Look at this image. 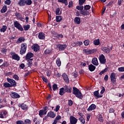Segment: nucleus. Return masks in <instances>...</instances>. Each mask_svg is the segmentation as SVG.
Wrapping results in <instances>:
<instances>
[{
	"label": "nucleus",
	"mask_w": 124,
	"mask_h": 124,
	"mask_svg": "<svg viewBox=\"0 0 124 124\" xmlns=\"http://www.w3.org/2000/svg\"><path fill=\"white\" fill-rule=\"evenodd\" d=\"M38 37L39 39H40V40H43V39H45V33H44L43 32L39 33Z\"/></svg>",
	"instance_id": "20"
},
{
	"label": "nucleus",
	"mask_w": 124,
	"mask_h": 124,
	"mask_svg": "<svg viewBox=\"0 0 124 124\" xmlns=\"http://www.w3.org/2000/svg\"><path fill=\"white\" fill-rule=\"evenodd\" d=\"M56 63L57 64V66L60 67L61 65H62V62L61 61V60L60 58H58L56 60Z\"/></svg>",
	"instance_id": "43"
},
{
	"label": "nucleus",
	"mask_w": 124,
	"mask_h": 124,
	"mask_svg": "<svg viewBox=\"0 0 124 124\" xmlns=\"http://www.w3.org/2000/svg\"><path fill=\"white\" fill-rule=\"evenodd\" d=\"M60 10H61L60 9V8H58L56 9V11H55L56 15H61V14H62L61 13H60Z\"/></svg>",
	"instance_id": "51"
},
{
	"label": "nucleus",
	"mask_w": 124,
	"mask_h": 124,
	"mask_svg": "<svg viewBox=\"0 0 124 124\" xmlns=\"http://www.w3.org/2000/svg\"><path fill=\"white\" fill-rule=\"evenodd\" d=\"M6 30H7V26L3 25L2 27V28L0 29V32H5V31H6Z\"/></svg>",
	"instance_id": "34"
},
{
	"label": "nucleus",
	"mask_w": 124,
	"mask_h": 124,
	"mask_svg": "<svg viewBox=\"0 0 124 124\" xmlns=\"http://www.w3.org/2000/svg\"><path fill=\"white\" fill-rule=\"evenodd\" d=\"M92 62L94 65H98V62L97 58H93L92 60Z\"/></svg>",
	"instance_id": "30"
},
{
	"label": "nucleus",
	"mask_w": 124,
	"mask_h": 124,
	"mask_svg": "<svg viewBox=\"0 0 124 124\" xmlns=\"http://www.w3.org/2000/svg\"><path fill=\"white\" fill-rule=\"evenodd\" d=\"M25 4L28 6L31 5L32 3V1H31V0H25Z\"/></svg>",
	"instance_id": "38"
},
{
	"label": "nucleus",
	"mask_w": 124,
	"mask_h": 124,
	"mask_svg": "<svg viewBox=\"0 0 124 124\" xmlns=\"http://www.w3.org/2000/svg\"><path fill=\"white\" fill-rule=\"evenodd\" d=\"M7 81L8 83L11 85V87H16L17 86V83L15 81V80L11 78H7Z\"/></svg>",
	"instance_id": "8"
},
{
	"label": "nucleus",
	"mask_w": 124,
	"mask_h": 124,
	"mask_svg": "<svg viewBox=\"0 0 124 124\" xmlns=\"http://www.w3.org/2000/svg\"><path fill=\"white\" fill-rule=\"evenodd\" d=\"M26 61H27V65H28V67H31L32 66V62L29 61V60Z\"/></svg>",
	"instance_id": "46"
},
{
	"label": "nucleus",
	"mask_w": 124,
	"mask_h": 124,
	"mask_svg": "<svg viewBox=\"0 0 124 124\" xmlns=\"http://www.w3.org/2000/svg\"><path fill=\"white\" fill-rule=\"evenodd\" d=\"M26 40V39L23 37H19L18 40L16 41V43L20 44L22 42H24Z\"/></svg>",
	"instance_id": "28"
},
{
	"label": "nucleus",
	"mask_w": 124,
	"mask_h": 124,
	"mask_svg": "<svg viewBox=\"0 0 124 124\" xmlns=\"http://www.w3.org/2000/svg\"><path fill=\"white\" fill-rule=\"evenodd\" d=\"M79 121L83 124H86V121H85V119L83 118V117H80L79 118Z\"/></svg>",
	"instance_id": "50"
},
{
	"label": "nucleus",
	"mask_w": 124,
	"mask_h": 124,
	"mask_svg": "<svg viewBox=\"0 0 124 124\" xmlns=\"http://www.w3.org/2000/svg\"><path fill=\"white\" fill-rule=\"evenodd\" d=\"M3 87L5 88H12L11 85L8 82H5L3 83Z\"/></svg>",
	"instance_id": "44"
},
{
	"label": "nucleus",
	"mask_w": 124,
	"mask_h": 124,
	"mask_svg": "<svg viewBox=\"0 0 124 124\" xmlns=\"http://www.w3.org/2000/svg\"><path fill=\"white\" fill-rule=\"evenodd\" d=\"M60 108H61V107L59 105H57L56 107V108H55V109H54V111H55V112H58V111H59V110H60Z\"/></svg>",
	"instance_id": "63"
},
{
	"label": "nucleus",
	"mask_w": 124,
	"mask_h": 124,
	"mask_svg": "<svg viewBox=\"0 0 124 124\" xmlns=\"http://www.w3.org/2000/svg\"><path fill=\"white\" fill-rule=\"evenodd\" d=\"M53 53L52 49L47 48L44 51V54L45 55H50Z\"/></svg>",
	"instance_id": "25"
},
{
	"label": "nucleus",
	"mask_w": 124,
	"mask_h": 124,
	"mask_svg": "<svg viewBox=\"0 0 124 124\" xmlns=\"http://www.w3.org/2000/svg\"><path fill=\"white\" fill-rule=\"evenodd\" d=\"M73 94L79 99H82V98L84 97V96L83 95V94H82V93H81L80 91L76 87L73 88Z\"/></svg>",
	"instance_id": "1"
},
{
	"label": "nucleus",
	"mask_w": 124,
	"mask_h": 124,
	"mask_svg": "<svg viewBox=\"0 0 124 124\" xmlns=\"http://www.w3.org/2000/svg\"><path fill=\"white\" fill-rule=\"evenodd\" d=\"M32 49L33 50L34 52H38L40 50V46L37 44H35L32 46Z\"/></svg>",
	"instance_id": "12"
},
{
	"label": "nucleus",
	"mask_w": 124,
	"mask_h": 124,
	"mask_svg": "<svg viewBox=\"0 0 124 124\" xmlns=\"http://www.w3.org/2000/svg\"><path fill=\"white\" fill-rule=\"evenodd\" d=\"M97 50L96 49H88L84 48L83 49V53H85L86 55H91V54H93L96 52Z\"/></svg>",
	"instance_id": "3"
},
{
	"label": "nucleus",
	"mask_w": 124,
	"mask_h": 124,
	"mask_svg": "<svg viewBox=\"0 0 124 124\" xmlns=\"http://www.w3.org/2000/svg\"><path fill=\"white\" fill-rule=\"evenodd\" d=\"M7 114V111L6 110H2L0 113V118L1 119H4L6 117V115Z\"/></svg>",
	"instance_id": "17"
},
{
	"label": "nucleus",
	"mask_w": 124,
	"mask_h": 124,
	"mask_svg": "<svg viewBox=\"0 0 124 124\" xmlns=\"http://www.w3.org/2000/svg\"><path fill=\"white\" fill-rule=\"evenodd\" d=\"M10 64H9V62H7V61H4L2 64L0 65V68H4V67H8V66L10 65Z\"/></svg>",
	"instance_id": "18"
},
{
	"label": "nucleus",
	"mask_w": 124,
	"mask_h": 124,
	"mask_svg": "<svg viewBox=\"0 0 124 124\" xmlns=\"http://www.w3.org/2000/svg\"><path fill=\"white\" fill-rule=\"evenodd\" d=\"M77 122H78V120H77V118H75V117L73 116H71L70 117V124H77Z\"/></svg>",
	"instance_id": "11"
},
{
	"label": "nucleus",
	"mask_w": 124,
	"mask_h": 124,
	"mask_svg": "<svg viewBox=\"0 0 124 124\" xmlns=\"http://www.w3.org/2000/svg\"><path fill=\"white\" fill-rule=\"evenodd\" d=\"M101 91L100 92V93L102 94H103V93H104V92H105V88H104V86H102L101 87Z\"/></svg>",
	"instance_id": "59"
},
{
	"label": "nucleus",
	"mask_w": 124,
	"mask_h": 124,
	"mask_svg": "<svg viewBox=\"0 0 124 124\" xmlns=\"http://www.w3.org/2000/svg\"><path fill=\"white\" fill-rule=\"evenodd\" d=\"M14 27L16 28V29H17L18 31H24V28H23V26L20 24V23L16 20L14 21Z\"/></svg>",
	"instance_id": "4"
},
{
	"label": "nucleus",
	"mask_w": 124,
	"mask_h": 124,
	"mask_svg": "<svg viewBox=\"0 0 124 124\" xmlns=\"http://www.w3.org/2000/svg\"><path fill=\"white\" fill-rule=\"evenodd\" d=\"M34 56V55L33 54V53L31 52H29L25 56V60H28L30 59H31V58H33Z\"/></svg>",
	"instance_id": "14"
},
{
	"label": "nucleus",
	"mask_w": 124,
	"mask_h": 124,
	"mask_svg": "<svg viewBox=\"0 0 124 124\" xmlns=\"http://www.w3.org/2000/svg\"><path fill=\"white\" fill-rule=\"evenodd\" d=\"M101 49L103 52L106 53V54H109V53H110V49L107 47L102 46Z\"/></svg>",
	"instance_id": "19"
},
{
	"label": "nucleus",
	"mask_w": 124,
	"mask_h": 124,
	"mask_svg": "<svg viewBox=\"0 0 124 124\" xmlns=\"http://www.w3.org/2000/svg\"><path fill=\"white\" fill-rule=\"evenodd\" d=\"M11 97H12V98L16 99V98H19L20 97V95L18 93H15V92H12L10 94Z\"/></svg>",
	"instance_id": "15"
},
{
	"label": "nucleus",
	"mask_w": 124,
	"mask_h": 124,
	"mask_svg": "<svg viewBox=\"0 0 124 124\" xmlns=\"http://www.w3.org/2000/svg\"><path fill=\"white\" fill-rule=\"evenodd\" d=\"M10 55L12 56V59H13V60L17 61H20V56L16 54V53L14 52V51L11 52Z\"/></svg>",
	"instance_id": "7"
},
{
	"label": "nucleus",
	"mask_w": 124,
	"mask_h": 124,
	"mask_svg": "<svg viewBox=\"0 0 124 124\" xmlns=\"http://www.w3.org/2000/svg\"><path fill=\"white\" fill-rule=\"evenodd\" d=\"M58 2H61V3H63L65 5V6L68 5L67 0H58Z\"/></svg>",
	"instance_id": "32"
},
{
	"label": "nucleus",
	"mask_w": 124,
	"mask_h": 124,
	"mask_svg": "<svg viewBox=\"0 0 124 124\" xmlns=\"http://www.w3.org/2000/svg\"><path fill=\"white\" fill-rule=\"evenodd\" d=\"M62 20V16H56V21L57 23H61Z\"/></svg>",
	"instance_id": "31"
},
{
	"label": "nucleus",
	"mask_w": 124,
	"mask_h": 124,
	"mask_svg": "<svg viewBox=\"0 0 124 124\" xmlns=\"http://www.w3.org/2000/svg\"><path fill=\"white\" fill-rule=\"evenodd\" d=\"M24 124H31V121L29 119H26L24 120Z\"/></svg>",
	"instance_id": "47"
},
{
	"label": "nucleus",
	"mask_w": 124,
	"mask_h": 124,
	"mask_svg": "<svg viewBox=\"0 0 124 124\" xmlns=\"http://www.w3.org/2000/svg\"><path fill=\"white\" fill-rule=\"evenodd\" d=\"M11 3V1L10 0H6L5 1V4H7V5H9Z\"/></svg>",
	"instance_id": "62"
},
{
	"label": "nucleus",
	"mask_w": 124,
	"mask_h": 124,
	"mask_svg": "<svg viewBox=\"0 0 124 124\" xmlns=\"http://www.w3.org/2000/svg\"><path fill=\"white\" fill-rule=\"evenodd\" d=\"M93 43L94 45L97 46L100 44V41H99V39H95L93 41Z\"/></svg>",
	"instance_id": "36"
},
{
	"label": "nucleus",
	"mask_w": 124,
	"mask_h": 124,
	"mask_svg": "<svg viewBox=\"0 0 124 124\" xmlns=\"http://www.w3.org/2000/svg\"><path fill=\"white\" fill-rule=\"evenodd\" d=\"M48 108L47 106L43 107V110L44 112L45 115H46V114H47V110H48Z\"/></svg>",
	"instance_id": "49"
},
{
	"label": "nucleus",
	"mask_w": 124,
	"mask_h": 124,
	"mask_svg": "<svg viewBox=\"0 0 124 124\" xmlns=\"http://www.w3.org/2000/svg\"><path fill=\"white\" fill-rule=\"evenodd\" d=\"M31 28V25L27 24V25H24L23 26V29L24 30L26 31H29L30 29Z\"/></svg>",
	"instance_id": "42"
},
{
	"label": "nucleus",
	"mask_w": 124,
	"mask_h": 124,
	"mask_svg": "<svg viewBox=\"0 0 124 124\" xmlns=\"http://www.w3.org/2000/svg\"><path fill=\"white\" fill-rule=\"evenodd\" d=\"M93 94H94V97H95V98H99L102 97V96H103V95L99 94V92L98 90L94 91L93 92Z\"/></svg>",
	"instance_id": "16"
},
{
	"label": "nucleus",
	"mask_w": 124,
	"mask_h": 124,
	"mask_svg": "<svg viewBox=\"0 0 124 124\" xmlns=\"http://www.w3.org/2000/svg\"><path fill=\"white\" fill-rule=\"evenodd\" d=\"M88 67L90 71H91V72L94 71V70H95V68H96V67L94 65H93L92 64H91L90 65H89L88 66Z\"/></svg>",
	"instance_id": "27"
},
{
	"label": "nucleus",
	"mask_w": 124,
	"mask_h": 124,
	"mask_svg": "<svg viewBox=\"0 0 124 124\" xmlns=\"http://www.w3.org/2000/svg\"><path fill=\"white\" fill-rule=\"evenodd\" d=\"M47 116L49 117V118H52V119H53L56 117V114L53 111H50L47 113Z\"/></svg>",
	"instance_id": "26"
},
{
	"label": "nucleus",
	"mask_w": 124,
	"mask_h": 124,
	"mask_svg": "<svg viewBox=\"0 0 124 124\" xmlns=\"http://www.w3.org/2000/svg\"><path fill=\"white\" fill-rule=\"evenodd\" d=\"M91 9V6L90 5H86L84 6V10L88 11Z\"/></svg>",
	"instance_id": "53"
},
{
	"label": "nucleus",
	"mask_w": 124,
	"mask_h": 124,
	"mask_svg": "<svg viewBox=\"0 0 124 124\" xmlns=\"http://www.w3.org/2000/svg\"><path fill=\"white\" fill-rule=\"evenodd\" d=\"M76 9H78V10H79V11H82L84 10V6H77L76 7Z\"/></svg>",
	"instance_id": "45"
},
{
	"label": "nucleus",
	"mask_w": 124,
	"mask_h": 124,
	"mask_svg": "<svg viewBox=\"0 0 124 124\" xmlns=\"http://www.w3.org/2000/svg\"><path fill=\"white\" fill-rule=\"evenodd\" d=\"M47 88H49V91L50 92H52V91H53V89H52V86L51 85V83H48Z\"/></svg>",
	"instance_id": "58"
},
{
	"label": "nucleus",
	"mask_w": 124,
	"mask_h": 124,
	"mask_svg": "<svg viewBox=\"0 0 124 124\" xmlns=\"http://www.w3.org/2000/svg\"><path fill=\"white\" fill-rule=\"evenodd\" d=\"M7 11V6L4 5L2 8L0 10L1 13H5V12Z\"/></svg>",
	"instance_id": "33"
},
{
	"label": "nucleus",
	"mask_w": 124,
	"mask_h": 124,
	"mask_svg": "<svg viewBox=\"0 0 124 124\" xmlns=\"http://www.w3.org/2000/svg\"><path fill=\"white\" fill-rule=\"evenodd\" d=\"M90 43H91V41L89 39L85 40L83 42V44H84L85 46H89Z\"/></svg>",
	"instance_id": "40"
},
{
	"label": "nucleus",
	"mask_w": 124,
	"mask_h": 124,
	"mask_svg": "<svg viewBox=\"0 0 124 124\" xmlns=\"http://www.w3.org/2000/svg\"><path fill=\"white\" fill-rule=\"evenodd\" d=\"M62 77H63V79L65 83H69V78H68V76L65 73L62 74Z\"/></svg>",
	"instance_id": "13"
},
{
	"label": "nucleus",
	"mask_w": 124,
	"mask_h": 124,
	"mask_svg": "<svg viewBox=\"0 0 124 124\" xmlns=\"http://www.w3.org/2000/svg\"><path fill=\"white\" fill-rule=\"evenodd\" d=\"M99 60L100 62V63L101 64H105L106 63V59L105 58V56L103 54H101L99 56Z\"/></svg>",
	"instance_id": "9"
},
{
	"label": "nucleus",
	"mask_w": 124,
	"mask_h": 124,
	"mask_svg": "<svg viewBox=\"0 0 124 124\" xmlns=\"http://www.w3.org/2000/svg\"><path fill=\"white\" fill-rule=\"evenodd\" d=\"M74 23L77 25H80L81 24V18L79 17H76L74 19Z\"/></svg>",
	"instance_id": "24"
},
{
	"label": "nucleus",
	"mask_w": 124,
	"mask_h": 124,
	"mask_svg": "<svg viewBox=\"0 0 124 124\" xmlns=\"http://www.w3.org/2000/svg\"><path fill=\"white\" fill-rule=\"evenodd\" d=\"M118 70L119 72H124V67H119Z\"/></svg>",
	"instance_id": "55"
},
{
	"label": "nucleus",
	"mask_w": 124,
	"mask_h": 124,
	"mask_svg": "<svg viewBox=\"0 0 124 124\" xmlns=\"http://www.w3.org/2000/svg\"><path fill=\"white\" fill-rule=\"evenodd\" d=\"M27 47H28V45H27V43H23L21 44V48L20 50V55H24V54H26Z\"/></svg>",
	"instance_id": "2"
},
{
	"label": "nucleus",
	"mask_w": 124,
	"mask_h": 124,
	"mask_svg": "<svg viewBox=\"0 0 124 124\" xmlns=\"http://www.w3.org/2000/svg\"><path fill=\"white\" fill-rule=\"evenodd\" d=\"M16 124H25V123L24 122V121L22 120H18L16 122Z\"/></svg>",
	"instance_id": "60"
},
{
	"label": "nucleus",
	"mask_w": 124,
	"mask_h": 124,
	"mask_svg": "<svg viewBox=\"0 0 124 124\" xmlns=\"http://www.w3.org/2000/svg\"><path fill=\"white\" fill-rule=\"evenodd\" d=\"M80 14L83 15V16H88L90 14V12L87 11L86 10L84 9L83 11H80Z\"/></svg>",
	"instance_id": "23"
},
{
	"label": "nucleus",
	"mask_w": 124,
	"mask_h": 124,
	"mask_svg": "<svg viewBox=\"0 0 124 124\" xmlns=\"http://www.w3.org/2000/svg\"><path fill=\"white\" fill-rule=\"evenodd\" d=\"M73 5H74L73 1H69V4H68V8H70L71 7H73Z\"/></svg>",
	"instance_id": "54"
},
{
	"label": "nucleus",
	"mask_w": 124,
	"mask_h": 124,
	"mask_svg": "<svg viewBox=\"0 0 124 124\" xmlns=\"http://www.w3.org/2000/svg\"><path fill=\"white\" fill-rule=\"evenodd\" d=\"M110 81L113 84H116L117 78H116V73L112 72L110 74Z\"/></svg>",
	"instance_id": "10"
},
{
	"label": "nucleus",
	"mask_w": 124,
	"mask_h": 124,
	"mask_svg": "<svg viewBox=\"0 0 124 124\" xmlns=\"http://www.w3.org/2000/svg\"><path fill=\"white\" fill-rule=\"evenodd\" d=\"M52 90L54 91V92H56L57 90H59V87H58V85H57V84L54 83L52 85Z\"/></svg>",
	"instance_id": "39"
},
{
	"label": "nucleus",
	"mask_w": 124,
	"mask_h": 124,
	"mask_svg": "<svg viewBox=\"0 0 124 124\" xmlns=\"http://www.w3.org/2000/svg\"><path fill=\"white\" fill-rule=\"evenodd\" d=\"M18 106L19 108H21L22 110H23L24 111H28L29 109V106L28 105L25 104V103L21 104L19 103Z\"/></svg>",
	"instance_id": "6"
},
{
	"label": "nucleus",
	"mask_w": 124,
	"mask_h": 124,
	"mask_svg": "<svg viewBox=\"0 0 124 124\" xmlns=\"http://www.w3.org/2000/svg\"><path fill=\"white\" fill-rule=\"evenodd\" d=\"M64 91L66 93H71V92H72V88L70 87V86L65 85L64 86Z\"/></svg>",
	"instance_id": "21"
},
{
	"label": "nucleus",
	"mask_w": 124,
	"mask_h": 124,
	"mask_svg": "<svg viewBox=\"0 0 124 124\" xmlns=\"http://www.w3.org/2000/svg\"><path fill=\"white\" fill-rule=\"evenodd\" d=\"M98 121L100 122V123H103V117H102V115L99 114L98 115Z\"/></svg>",
	"instance_id": "37"
},
{
	"label": "nucleus",
	"mask_w": 124,
	"mask_h": 124,
	"mask_svg": "<svg viewBox=\"0 0 124 124\" xmlns=\"http://www.w3.org/2000/svg\"><path fill=\"white\" fill-rule=\"evenodd\" d=\"M13 78L16 81H19V77L17 75H14L13 76Z\"/></svg>",
	"instance_id": "56"
},
{
	"label": "nucleus",
	"mask_w": 124,
	"mask_h": 124,
	"mask_svg": "<svg viewBox=\"0 0 124 124\" xmlns=\"http://www.w3.org/2000/svg\"><path fill=\"white\" fill-rule=\"evenodd\" d=\"M17 4L19 6H25V5H26L25 0H20Z\"/></svg>",
	"instance_id": "29"
},
{
	"label": "nucleus",
	"mask_w": 124,
	"mask_h": 124,
	"mask_svg": "<svg viewBox=\"0 0 124 124\" xmlns=\"http://www.w3.org/2000/svg\"><path fill=\"white\" fill-rule=\"evenodd\" d=\"M68 105H69V106H72V105H73V101H72V100H68Z\"/></svg>",
	"instance_id": "57"
},
{
	"label": "nucleus",
	"mask_w": 124,
	"mask_h": 124,
	"mask_svg": "<svg viewBox=\"0 0 124 124\" xmlns=\"http://www.w3.org/2000/svg\"><path fill=\"white\" fill-rule=\"evenodd\" d=\"M57 48L60 52H62L64 51V50L67 48V45L66 44H58L57 45Z\"/></svg>",
	"instance_id": "5"
},
{
	"label": "nucleus",
	"mask_w": 124,
	"mask_h": 124,
	"mask_svg": "<svg viewBox=\"0 0 124 124\" xmlns=\"http://www.w3.org/2000/svg\"><path fill=\"white\" fill-rule=\"evenodd\" d=\"M44 115H45V114H44L43 109L40 110L39 111V116H40L41 118H43V116H44Z\"/></svg>",
	"instance_id": "41"
},
{
	"label": "nucleus",
	"mask_w": 124,
	"mask_h": 124,
	"mask_svg": "<svg viewBox=\"0 0 124 124\" xmlns=\"http://www.w3.org/2000/svg\"><path fill=\"white\" fill-rule=\"evenodd\" d=\"M108 70V69L107 68H106L105 69L103 70L99 73V75H102L103 74H104V73H105V72H107Z\"/></svg>",
	"instance_id": "52"
},
{
	"label": "nucleus",
	"mask_w": 124,
	"mask_h": 124,
	"mask_svg": "<svg viewBox=\"0 0 124 124\" xmlns=\"http://www.w3.org/2000/svg\"><path fill=\"white\" fill-rule=\"evenodd\" d=\"M96 108V106L94 104H92L88 108L87 111H88V112H90V111H93V110H94Z\"/></svg>",
	"instance_id": "22"
},
{
	"label": "nucleus",
	"mask_w": 124,
	"mask_h": 124,
	"mask_svg": "<svg viewBox=\"0 0 124 124\" xmlns=\"http://www.w3.org/2000/svg\"><path fill=\"white\" fill-rule=\"evenodd\" d=\"M75 46H81V45H83V42L81 41H78L76 42L75 43Z\"/></svg>",
	"instance_id": "48"
},
{
	"label": "nucleus",
	"mask_w": 124,
	"mask_h": 124,
	"mask_svg": "<svg viewBox=\"0 0 124 124\" xmlns=\"http://www.w3.org/2000/svg\"><path fill=\"white\" fill-rule=\"evenodd\" d=\"M64 88L62 87L60 89V92H59V94L60 95H63L64 93H65V92H64Z\"/></svg>",
	"instance_id": "35"
},
{
	"label": "nucleus",
	"mask_w": 124,
	"mask_h": 124,
	"mask_svg": "<svg viewBox=\"0 0 124 124\" xmlns=\"http://www.w3.org/2000/svg\"><path fill=\"white\" fill-rule=\"evenodd\" d=\"M46 76L47 77H50V76H51V71L48 70L46 71Z\"/></svg>",
	"instance_id": "64"
},
{
	"label": "nucleus",
	"mask_w": 124,
	"mask_h": 124,
	"mask_svg": "<svg viewBox=\"0 0 124 124\" xmlns=\"http://www.w3.org/2000/svg\"><path fill=\"white\" fill-rule=\"evenodd\" d=\"M85 1L84 0H79V5H83L84 3H85Z\"/></svg>",
	"instance_id": "61"
}]
</instances>
